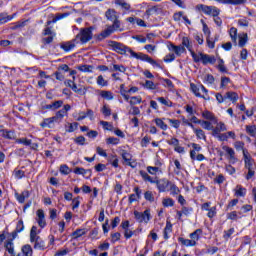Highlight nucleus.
Instances as JSON below:
<instances>
[{
    "label": "nucleus",
    "instance_id": "nucleus-1",
    "mask_svg": "<svg viewBox=\"0 0 256 256\" xmlns=\"http://www.w3.org/2000/svg\"><path fill=\"white\" fill-rule=\"evenodd\" d=\"M109 47H112L113 51L116 53H119V55H125L126 53H130L131 57H134V59H140V61H146L147 63H150V65H153V67H158V69H161V64L157 63L151 56L144 54V53H137L133 51V49L125 46L124 44H121L117 41L109 40L108 41Z\"/></svg>",
    "mask_w": 256,
    "mask_h": 256
},
{
    "label": "nucleus",
    "instance_id": "nucleus-2",
    "mask_svg": "<svg viewBox=\"0 0 256 256\" xmlns=\"http://www.w3.org/2000/svg\"><path fill=\"white\" fill-rule=\"evenodd\" d=\"M139 175L142 177L143 181L155 184L160 193H165V191H167L168 187H170L171 185V181L166 178H162L160 180H153V177H151L147 172L143 170L139 171Z\"/></svg>",
    "mask_w": 256,
    "mask_h": 256
},
{
    "label": "nucleus",
    "instance_id": "nucleus-3",
    "mask_svg": "<svg viewBox=\"0 0 256 256\" xmlns=\"http://www.w3.org/2000/svg\"><path fill=\"white\" fill-rule=\"evenodd\" d=\"M75 39L76 41H78L79 39L82 45L89 43V41L93 39V27L90 26L86 28H81L80 32L76 35Z\"/></svg>",
    "mask_w": 256,
    "mask_h": 256
},
{
    "label": "nucleus",
    "instance_id": "nucleus-4",
    "mask_svg": "<svg viewBox=\"0 0 256 256\" xmlns=\"http://www.w3.org/2000/svg\"><path fill=\"white\" fill-rule=\"evenodd\" d=\"M196 11H202L204 15H210L211 17H219L221 10L216 6H207L204 4H198L195 7Z\"/></svg>",
    "mask_w": 256,
    "mask_h": 256
},
{
    "label": "nucleus",
    "instance_id": "nucleus-5",
    "mask_svg": "<svg viewBox=\"0 0 256 256\" xmlns=\"http://www.w3.org/2000/svg\"><path fill=\"white\" fill-rule=\"evenodd\" d=\"M105 17L108 21H111L116 29H121V21L119 20V15H117V11L115 9H108L105 12Z\"/></svg>",
    "mask_w": 256,
    "mask_h": 256
},
{
    "label": "nucleus",
    "instance_id": "nucleus-6",
    "mask_svg": "<svg viewBox=\"0 0 256 256\" xmlns=\"http://www.w3.org/2000/svg\"><path fill=\"white\" fill-rule=\"evenodd\" d=\"M134 217L138 223H149V221H151V210L146 209L144 212L135 210Z\"/></svg>",
    "mask_w": 256,
    "mask_h": 256
},
{
    "label": "nucleus",
    "instance_id": "nucleus-7",
    "mask_svg": "<svg viewBox=\"0 0 256 256\" xmlns=\"http://www.w3.org/2000/svg\"><path fill=\"white\" fill-rule=\"evenodd\" d=\"M68 111H71V105H64L63 109L56 112L55 116L51 117L54 123H61L63 121V117L67 115Z\"/></svg>",
    "mask_w": 256,
    "mask_h": 256
},
{
    "label": "nucleus",
    "instance_id": "nucleus-8",
    "mask_svg": "<svg viewBox=\"0 0 256 256\" xmlns=\"http://www.w3.org/2000/svg\"><path fill=\"white\" fill-rule=\"evenodd\" d=\"M115 31H123L121 28H116L113 25L108 26L105 30H103L99 35L98 39L100 41H103V39H107V37H111Z\"/></svg>",
    "mask_w": 256,
    "mask_h": 256
},
{
    "label": "nucleus",
    "instance_id": "nucleus-9",
    "mask_svg": "<svg viewBox=\"0 0 256 256\" xmlns=\"http://www.w3.org/2000/svg\"><path fill=\"white\" fill-rule=\"evenodd\" d=\"M243 157L246 169H255V161L251 154H249V151L243 150Z\"/></svg>",
    "mask_w": 256,
    "mask_h": 256
},
{
    "label": "nucleus",
    "instance_id": "nucleus-10",
    "mask_svg": "<svg viewBox=\"0 0 256 256\" xmlns=\"http://www.w3.org/2000/svg\"><path fill=\"white\" fill-rule=\"evenodd\" d=\"M36 221L41 229L47 227V221L45 220V212L42 209L37 210L36 212Z\"/></svg>",
    "mask_w": 256,
    "mask_h": 256
},
{
    "label": "nucleus",
    "instance_id": "nucleus-11",
    "mask_svg": "<svg viewBox=\"0 0 256 256\" xmlns=\"http://www.w3.org/2000/svg\"><path fill=\"white\" fill-rule=\"evenodd\" d=\"M77 43H79V41L74 38L71 41L63 42L60 45V49H63L65 53H69V51H73V48L76 47Z\"/></svg>",
    "mask_w": 256,
    "mask_h": 256
},
{
    "label": "nucleus",
    "instance_id": "nucleus-12",
    "mask_svg": "<svg viewBox=\"0 0 256 256\" xmlns=\"http://www.w3.org/2000/svg\"><path fill=\"white\" fill-rule=\"evenodd\" d=\"M30 243H34V249L37 251H45L47 249V245L45 244V241L39 237V238H34V240H30Z\"/></svg>",
    "mask_w": 256,
    "mask_h": 256
},
{
    "label": "nucleus",
    "instance_id": "nucleus-13",
    "mask_svg": "<svg viewBox=\"0 0 256 256\" xmlns=\"http://www.w3.org/2000/svg\"><path fill=\"white\" fill-rule=\"evenodd\" d=\"M200 57H201V61H202L203 65H208V63L210 65H215V63L217 61L215 56H211L209 54L200 53Z\"/></svg>",
    "mask_w": 256,
    "mask_h": 256
},
{
    "label": "nucleus",
    "instance_id": "nucleus-14",
    "mask_svg": "<svg viewBox=\"0 0 256 256\" xmlns=\"http://www.w3.org/2000/svg\"><path fill=\"white\" fill-rule=\"evenodd\" d=\"M223 151H225L228 155V159L231 163H235L237 158L235 157V150L229 146H222Z\"/></svg>",
    "mask_w": 256,
    "mask_h": 256
},
{
    "label": "nucleus",
    "instance_id": "nucleus-15",
    "mask_svg": "<svg viewBox=\"0 0 256 256\" xmlns=\"http://www.w3.org/2000/svg\"><path fill=\"white\" fill-rule=\"evenodd\" d=\"M4 249L9 253V255L15 254V244L13 243V239H7L4 242Z\"/></svg>",
    "mask_w": 256,
    "mask_h": 256
},
{
    "label": "nucleus",
    "instance_id": "nucleus-16",
    "mask_svg": "<svg viewBox=\"0 0 256 256\" xmlns=\"http://www.w3.org/2000/svg\"><path fill=\"white\" fill-rule=\"evenodd\" d=\"M217 3L222 5H245L247 0H215Z\"/></svg>",
    "mask_w": 256,
    "mask_h": 256
},
{
    "label": "nucleus",
    "instance_id": "nucleus-17",
    "mask_svg": "<svg viewBox=\"0 0 256 256\" xmlns=\"http://www.w3.org/2000/svg\"><path fill=\"white\" fill-rule=\"evenodd\" d=\"M221 131H227V126H225V123L223 122L218 123L217 126L212 129L213 137H217L218 135H220Z\"/></svg>",
    "mask_w": 256,
    "mask_h": 256
},
{
    "label": "nucleus",
    "instance_id": "nucleus-18",
    "mask_svg": "<svg viewBox=\"0 0 256 256\" xmlns=\"http://www.w3.org/2000/svg\"><path fill=\"white\" fill-rule=\"evenodd\" d=\"M190 89L196 97H201L202 99H205V101H209V96L201 95V93L199 92V87H197V85H195L194 83L190 84Z\"/></svg>",
    "mask_w": 256,
    "mask_h": 256
},
{
    "label": "nucleus",
    "instance_id": "nucleus-19",
    "mask_svg": "<svg viewBox=\"0 0 256 256\" xmlns=\"http://www.w3.org/2000/svg\"><path fill=\"white\" fill-rule=\"evenodd\" d=\"M18 203H25V199H29V191L25 190L21 194L15 193Z\"/></svg>",
    "mask_w": 256,
    "mask_h": 256
},
{
    "label": "nucleus",
    "instance_id": "nucleus-20",
    "mask_svg": "<svg viewBox=\"0 0 256 256\" xmlns=\"http://www.w3.org/2000/svg\"><path fill=\"white\" fill-rule=\"evenodd\" d=\"M53 123H55L53 121V118L50 117V118H46L44 119L41 123H40V127H42V129H52L53 128Z\"/></svg>",
    "mask_w": 256,
    "mask_h": 256
},
{
    "label": "nucleus",
    "instance_id": "nucleus-21",
    "mask_svg": "<svg viewBox=\"0 0 256 256\" xmlns=\"http://www.w3.org/2000/svg\"><path fill=\"white\" fill-rule=\"evenodd\" d=\"M179 243H182L185 247H195L197 245V242L194 240L185 239L183 237L178 238Z\"/></svg>",
    "mask_w": 256,
    "mask_h": 256
},
{
    "label": "nucleus",
    "instance_id": "nucleus-22",
    "mask_svg": "<svg viewBox=\"0 0 256 256\" xmlns=\"http://www.w3.org/2000/svg\"><path fill=\"white\" fill-rule=\"evenodd\" d=\"M16 14L13 15H7V13H0V25H3L4 23H8V21L13 20Z\"/></svg>",
    "mask_w": 256,
    "mask_h": 256
},
{
    "label": "nucleus",
    "instance_id": "nucleus-23",
    "mask_svg": "<svg viewBox=\"0 0 256 256\" xmlns=\"http://www.w3.org/2000/svg\"><path fill=\"white\" fill-rule=\"evenodd\" d=\"M21 251L24 256H33V248L29 244L22 246Z\"/></svg>",
    "mask_w": 256,
    "mask_h": 256
},
{
    "label": "nucleus",
    "instance_id": "nucleus-24",
    "mask_svg": "<svg viewBox=\"0 0 256 256\" xmlns=\"http://www.w3.org/2000/svg\"><path fill=\"white\" fill-rule=\"evenodd\" d=\"M154 123L157 125V127H159V129H162V131H167L168 126H167V124H165L163 119L156 118V119H154Z\"/></svg>",
    "mask_w": 256,
    "mask_h": 256
},
{
    "label": "nucleus",
    "instance_id": "nucleus-25",
    "mask_svg": "<svg viewBox=\"0 0 256 256\" xmlns=\"http://www.w3.org/2000/svg\"><path fill=\"white\" fill-rule=\"evenodd\" d=\"M93 65H80L77 67L78 71L82 73H93Z\"/></svg>",
    "mask_w": 256,
    "mask_h": 256
},
{
    "label": "nucleus",
    "instance_id": "nucleus-26",
    "mask_svg": "<svg viewBox=\"0 0 256 256\" xmlns=\"http://www.w3.org/2000/svg\"><path fill=\"white\" fill-rule=\"evenodd\" d=\"M2 137H4V139H15V131L13 130H2Z\"/></svg>",
    "mask_w": 256,
    "mask_h": 256
},
{
    "label": "nucleus",
    "instance_id": "nucleus-27",
    "mask_svg": "<svg viewBox=\"0 0 256 256\" xmlns=\"http://www.w3.org/2000/svg\"><path fill=\"white\" fill-rule=\"evenodd\" d=\"M171 231H173V224H171V222H167L166 227L164 228V235H163L165 240L169 239V233H171Z\"/></svg>",
    "mask_w": 256,
    "mask_h": 256
},
{
    "label": "nucleus",
    "instance_id": "nucleus-28",
    "mask_svg": "<svg viewBox=\"0 0 256 256\" xmlns=\"http://www.w3.org/2000/svg\"><path fill=\"white\" fill-rule=\"evenodd\" d=\"M203 233V230L196 229L193 233L190 234L191 241H194V243H197L199 241V236Z\"/></svg>",
    "mask_w": 256,
    "mask_h": 256
},
{
    "label": "nucleus",
    "instance_id": "nucleus-29",
    "mask_svg": "<svg viewBox=\"0 0 256 256\" xmlns=\"http://www.w3.org/2000/svg\"><path fill=\"white\" fill-rule=\"evenodd\" d=\"M225 98L232 101V103H235L237 101V99H239V95H237V93H235V92H227L225 94Z\"/></svg>",
    "mask_w": 256,
    "mask_h": 256
},
{
    "label": "nucleus",
    "instance_id": "nucleus-30",
    "mask_svg": "<svg viewBox=\"0 0 256 256\" xmlns=\"http://www.w3.org/2000/svg\"><path fill=\"white\" fill-rule=\"evenodd\" d=\"M182 45L183 47H186L188 51L193 50V44H191V41L189 40V37H183L182 38Z\"/></svg>",
    "mask_w": 256,
    "mask_h": 256
},
{
    "label": "nucleus",
    "instance_id": "nucleus-31",
    "mask_svg": "<svg viewBox=\"0 0 256 256\" xmlns=\"http://www.w3.org/2000/svg\"><path fill=\"white\" fill-rule=\"evenodd\" d=\"M115 4L119 5L120 7H122V9H125L126 11H129L131 9V5L125 2V0H116Z\"/></svg>",
    "mask_w": 256,
    "mask_h": 256
},
{
    "label": "nucleus",
    "instance_id": "nucleus-32",
    "mask_svg": "<svg viewBox=\"0 0 256 256\" xmlns=\"http://www.w3.org/2000/svg\"><path fill=\"white\" fill-rule=\"evenodd\" d=\"M122 155V159L125 161V163H127V165H129L131 167V154L127 151H122L121 153Z\"/></svg>",
    "mask_w": 256,
    "mask_h": 256
},
{
    "label": "nucleus",
    "instance_id": "nucleus-33",
    "mask_svg": "<svg viewBox=\"0 0 256 256\" xmlns=\"http://www.w3.org/2000/svg\"><path fill=\"white\" fill-rule=\"evenodd\" d=\"M172 49L174 51V53L178 56L181 57L182 53H185V47L184 46H175L172 45Z\"/></svg>",
    "mask_w": 256,
    "mask_h": 256
},
{
    "label": "nucleus",
    "instance_id": "nucleus-34",
    "mask_svg": "<svg viewBox=\"0 0 256 256\" xmlns=\"http://www.w3.org/2000/svg\"><path fill=\"white\" fill-rule=\"evenodd\" d=\"M229 35H230L233 43H235V45H237V28H235V27L230 28Z\"/></svg>",
    "mask_w": 256,
    "mask_h": 256
},
{
    "label": "nucleus",
    "instance_id": "nucleus-35",
    "mask_svg": "<svg viewBox=\"0 0 256 256\" xmlns=\"http://www.w3.org/2000/svg\"><path fill=\"white\" fill-rule=\"evenodd\" d=\"M194 133L197 139H203L204 141L207 139V136L205 135V131L201 129H194Z\"/></svg>",
    "mask_w": 256,
    "mask_h": 256
},
{
    "label": "nucleus",
    "instance_id": "nucleus-36",
    "mask_svg": "<svg viewBox=\"0 0 256 256\" xmlns=\"http://www.w3.org/2000/svg\"><path fill=\"white\" fill-rule=\"evenodd\" d=\"M41 236L37 235V226H32L30 230V241H35V239Z\"/></svg>",
    "mask_w": 256,
    "mask_h": 256
},
{
    "label": "nucleus",
    "instance_id": "nucleus-37",
    "mask_svg": "<svg viewBox=\"0 0 256 256\" xmlns=\"http://www.w3.org/2000/svg\"><path fill=\"white\" fill-rule=\"evenodd\" d=\"M85 233H87L85 229H77L72 233V237H74V239H79V237H83Z\"/></svg>",
    "mask_w": 256,
    "mask_h": 256
},
{
    "label": "nucleus",
    "instance_id": "nucleus-38",
    "mask_svg": "<svg viewBox=\"0 0 256 256\" xmlns=\"http://www.w3.org/2000/svg\"><path fill=\"white\" fill-rule=\"evenodd\" d=\"M101 97H103V99H107L108 101H113V93H111V91H101Z\"/></svg>",
    "mask_w": 256,
    "mask_h": 256
},
{
    "label": "nucleus",
    "instance_id": "nucleus-39",
    "mask_svg": "<svg viewBox=\"0 0 256 256\" xmlns=\"http://www.w3.org/2000/svg\"><path fill=\"white\" fill-rule=\"evenodd\" d=\"M144 199H146V201H149L150 203H153L155 201V196L153 195V192L146 191L144 193Z\"/></svg>",
    "mask_w": 256,
    "mask_h": 256
},
{
    "label": "nucleus",
    "instance_id": "nucleus-40",
    "mask_svg": "<svg viewBox=\"0 0 256 256\" xmlns=\"http://www.w3.org/2000/svg\"><path fill=\"white\" fill-rule=\"evenodd\" d=\"M144 87H145V89L155 90V89H157V84H155L151 80H146L144 83Z\"/></svg>",
    "mask_w": 256,
    "mask_h": 256
},
{
    "label": "nucleus",
    "instance_id": "nucleus-41",
    "mask_svg": "<svg viewBox=\"0 0 256 256\" xmlns=\"http://www.w3.org/2000/svg\"><path fill=\"white\" fill-rule=\"evenodd\" d=\"M202 117H204V119H208V121H215V116L210 111L202 112Z\"/></svg>",
    "mask_w": 256,
    "mask_h": 256
},
{
    "label": "nucleus",
    "instance_id": "nucleus-42",
    "mask_svg": "<svg viewBox=\"0 0 256 256\" xmlns=\"http://www.w3.org/2000/svg\"><path fill=\"white\" fill-rule=\"evenodd\" d=\"M97 85H99L100 87H107L109 83L107 82V80L103 79V75H100L97 77Z\"/></svg>",
    "mask_w": 256,
    "mask_h": 256
},
{
    "label": "nucleus",
    "instance_id": "nucleus-43",
    "mask_svg": "<svg viewBox=\"0 0 256 256\" xmlns=\"http://www.w3.org/2000/svg\"><path fill=\"white\" fill-rule=\"evenodd\" d=\"M236 189H237L235 193L236 197H245V193L247 191L245 188L241 186H237Z\"/></svg>",
    "mask_w": 256,
    "mask_h": 256
},
{
    "label": "nucleus",
    "instance_id": "nucleus-44",
    "mask_svg": "<svg viewBox=\"0 0 256 256\" xmlns=\"http://www.w3.org/2000/svg\"><path fill=\"white\" fill-rule=\"evenodd\" d=\"M201 127H203V129H206V131H213V124H211V122L209 121H202Z\"/></svg>",
    "mask_w": 256,
    "mask_h": 256
},
{
    "label": "nucleus",
    "instance_id": "nucleus-45",
    "mask_svg": "<svg viewBox=\"0 0 256 256\" xmlns=\"http://www.w3.org/2000/svg\"><path fill=\"white\" fill-rule=\"evenodd\" d=\"M65 17H69V13L56 14L53 18L52 23H57V21H61V19H65Z\"/></svg>",
    "mask_w": 256,
    "mask_h": 256
},
{
    "label": "nucleus",
    "instance_id": "nucleus-46",
    "mask_svg": "<svg viewBox=\"0 0 256 256\" xmlns=\"http://www.w3.org/2000/svg\"><path fill=\"white\" fill-rule=\"evenodd\" d=\"M234 146H235V149L237 151H242V152L247 151V149H245V143L244 142L237 141V142H235Z\"/></svg>",
    "mask_w": 256,
    "mask_h": 256
},
{
    "label": "nucleus",
    "instance_id": "nucleus-47",
    "mask_svg": "<svg viewBox=\"0 0 256 256\" xmlns=\"http://www.w3.org/2000/svg\"><path fill=\"white\" fill-rule=\"evenodd\" d=\"M248 36L247 34H243V36H239V47H243L244 45H247Z\"/></svg>",
    "mask_w": 256,
    "mask_h": 256
},
{
    "label": "nucleus",
    "instance_id": "nucleus-48",
    "mask_svg": "<svg viewBox=\"0 0 256 256\" xmlns=\"http://www.w3.org/2000/svg\"><path fill=\"white\" fill-rule=\"evenodd\" d=\"M142 99H141V96H132L130 98V105H139V103H141Z\"/></svg>",
    "mask_w": 256,
    "mask_h": 256
},
{
    "label": "nucleus",
    "instance_id": "nucleus-49",
    "mask_svg": "<svg viewBox=\"0 0 256 256\" xmlns=\"http://www.w3.org/2000/svg\"><path fill=\"white\" fill-rule=\"evenodd\" d=\"M147 171L148 173H150V175H155L156 173H159V171H161V169L159 168V166H148L147 167Z\"/></svg>",
    "mask_w": 256,
    "mask_h": 256
},
{
    "label": "nucleus",
    "instance_id": "nucleus-50",
    "mask_svg": "<svg viewBox=\"0 0 256 256\" xmlns=\"http://www.w3.org/2000/svg\"><path fill=\"white\" fill-rule=\"evenodd\" d=\"M246 132L248 133V135H250V137H255L256 135V127L253 126H246Z\"/></svg>",
    "mask_w": 256,
    "mask_h": 256
},
{
    "label": "nucleus",
    "instance_id": "nucleus-51",
    "mask_svg": "<svg viewBox=\"0 0 256 256\" xmlns=\"http://www.w3.org/2000/svg\"><path fill=\"white\" fill-rule=\"evenodd\" d=\"M60 173L62 175H69V173H71V169H69V166L66 164H63L60 166Z\"/></svg>",
    "mask_w": 256,
    "mask_h": 256
},
{
    "label": "nucleus",
    "instance_id": "nucleus-52",
    "mask_svg": "<svg viewBox=\"0 0 256 256\" xmlns=\"http://www.w3.org/2000/svg\"><path fill=\"white\" fill-rule=\"evenodd\" d=\"M16 143L25 145L26 147H29V145H31V140H29L27 138H19V139H16Z\"/></svg>",
    "mask_w": 256,
    "mask_h": 256
},
{
    "label": "nucleus",
    "instance_id": "nucleus-53",
    "mask_svg": "<svg viewBox=\"0 0 256 256\" xmlns=\"http://www.w3.org/2000/svg\"><path fill=\"white\" fill-rule=\"evenodd\" d=\"M162 204L164 207H173V205H175V201H173V199L171 198H165L162 201Z\"/></svg>",
    "mask_w": 256,
    "mask_h": 256
},
{
    "label": "nucleus",
    "instance_id": "nucleus-54",
    "mask_svg": "<svg viewBox=\"0 0 256 256\" xmlns=\"http://www.w3.org/2000/svg\"><path fill=\"white\" fill-rule=\"evenodd\" d=\"M233 233H235V228H230L229 230L224 231L223 238L225 239V241H228Z\"/></svg>",
    "mask_w": 256,
    "mask_h": 256
},
{
    "label": "nucleus",
    "instance_id": "nucleus-55",
    "mask_svg": "<svg viewBox=\"0 0 256 256\" xmlns=\"http://www.w3.org/2000/svg\"><path fill=\"white\" fill-rule=\"evenodd\" d=\"M229 83H231V78H229V77H227V76H223V77L221 78V84H220L221 89H224V87H225L226 85H229Z\"/></svg>",
    "mask_w": 256,
    "mask_h": 256
},
{
    "label": "nucleus",
    "instance_id": "nucleus-56",
    "mask_svg": "<svg viewBox=\"0 0 256 256\" xmlns=\"http://www.w3.org/2000/svg\"><path fill=\"white\" fill-rule=\"evenodd\" d=\"M215 215H217V207L213 206L208 210L207 217H209V219H213Z\"/></svg>",
    "mask_w": 256,
    "mask_h": 256
},
{
    "label": "nucleus",
    "instance_id": "nucleus-57",
    "mask_svg": "<svg viewBox=\"0 0 256 256\" xmlns=\"http://www.w3.org/2000/svg\"><path fill=\"white\" fill-rule=\"evenodd\" d=\"M107 145H119V138L109 137L106 139Z\"/></svg>",
    "mask_w": 256,
    "mask_h": 256
},
{
    "label": "nucleus",
    "instance_id": "nucleus-58",
    "mask_svg": "<svg viewBox=\"0 0 256 256\" xmlns=\"http://www.w3.org/2000/svg\"><path fill=\"white\" fill-rule=\"evenodd\" d=\"M101 112L105 117H111V108H109V106L104 105L101 109Z\"/></svg>",
    "mask_w": 256,
    "mask_h": 256
},
{
    "label": "nucleus",
    "instance_id": "nucleus-59",
    "mask_svg": "<svg viewBox=\"0 0 256 256\" xmlns=\"http://www.w3.org/2000/svg\"><path fill=\"white\" fill-rule=\"evenodd\" d=\"M227 219H230V221H237L239 219V216L237 215V211H232L228 213Z\"/></svg>",
    "mask_w": 256,
    "mask_h": 256
},
{
    "label": "nucleus",
    "instance_id": "nucleus-60",
    "mask_svg": "<svg viewBox=\"0 0 256 256\" xmlns=\"http://www.w3.org/2000/svg\"><path fill=\"white\" fill-rule=\"evenodd\" d=\"M15 231L18 233H22V231H25V225L23 224V220L18 221Z\"/></svg>",
    "mask_w": 256,
    "mask_h": 256
},
{
    "label": "nucleus",
    "instance_id": "nucleus-61",
    "mask_svg": "<svg viewBox=\"0 0 256 256\" xmlns=\"http://www.w3.org/2000/svg\"><path fill=\"white\" fill-rule=\"evenodd\" d=\"M77 127H79V123L74 122L69 124V128L66 130L68 133H73L77 131Z\"/></svg>",
    "mask_w": 256,
    "mask_h": 256
},
{
    "label": "nucleus",
    "instance_id": "nucleus-62",
    "mask_svg": "<svg viewBox=\"0 0 256 256\" xmlns=\"http://www.w3.org/2000/svg\"><path fill=\"white\" fill-rule=\"evenodd\" d=\"M170 191L173 195H179V193H181V190H179V187H177V185L173 183L170 184Z\"/></svg>",
    "mask_w": 256,
    "mask_h": 256
},
{
    "label": "nucleus",
    "instance_id": "nucleus-63",
    "mask_svg": "<svg viewBox=\"0 0 256 256\" xmlns=\"http://www.w3.org/2000/svg\"><path fill=\"white\" fill-rule=\"evenodd\" d=\"M157 101H159V103L165 105L166 107H171V101L165 99V97H158Z\"/></svg>",
    "mask_w": 256,
    "mask_h": 256
},
{
    "label": "nucleus",
    "instance_id": "nucleus-64",
    "mask_svg": "<svg viewBox=\"0 0 256 256\" xmlns=\"http://www.w3.org/2000/svg\"><path fill=\"white\" fill-rule=\"evenodd\" d=\"M238 25L240 27H249V20H247V18H241L238 20Z\"/></svg>",
    "mask_w": 256,
    "mask_h": 256
}]
</instances>
